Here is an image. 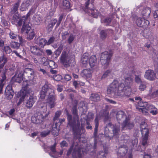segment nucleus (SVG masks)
Returning <instances> with one entry per match:
<instances>
[{
	"instance_id": "33",
	"label": "nucleus",
	"mask_w": 158,
	"mask_h": 158,
	"mask_svg": "<svg viewBox=\"0 0 158 158\" xmlns=\"http://www.w3.org/2000/svg\"><path fill=\"white\" fill-rule=\"evenodd\" d=\"M127 152V148L123 147L122 146L119 148L117 152V154L118 156L122 157L125 156Z\"/></svg>"
},
{
	"instance_id": "58",
	"label": "nucleus",
	"mask_w": 158,
	"mask_h": 158,
	"mask_svg": "<svg viewBox=\"0 0 158 158\" xmlns=\"http://www.w3.org/2000/svg\"><path fill=\"white\" fill-rule=\"evenodd\" d=\"M55 40V37L54 36L51 37L47 41V45H49L52 43H53Z\"/></svg>"
},
{
	"instance_id": "64",
	"label": "nucleus",
	"mask_w": 158,
	"mask_h": 158,
	"mask_svg": "<svg viewBox=\"0 0 158 158\" xmlns=\"http://www.w3.org/2000/svg\"><path fill=\"white\" fill-rule=\"evenodd\" d=\"M150 96L152 98H155L158 96V90L156 91L153 92Z\"/></svg>"
},
{
	"instance_id": "61",
	"label": "nucleus",
	"mask_w": 158,
	"mask_h": 158,
	"mask_svg": "<svg viewBox=\"0 0 158 158\" xmlns=\"http://www.w3.org/2000/svg\"><path fill=\"white\" fill-rule=\"evenodd\" d=\"M133 78L131 76L126 77L125 78V82L127 83H130L132 81Z\"/></svg>"
},
{
	"instance_id": "4",
	"label": "nucleus",
	"mask_w": 158,
	"mask_h": 158,
	"mask_svg": "<svg viewBox=\"0 0 158 158\" xmlns=\"http://www.w3.org/2000/svg\"><path fill=\"white\" fill-rule=\"evenodd\" d=\"M112 129L113 133V136H117L120 132V126L118 125H114L110 123H108L105 127L104 134L106 135L108 137L112 136L110 135V131Z\"/></svg>"
},
{
	"instance_id": "41",
	"label": "nucleus",
	"mask_w": 158,
	"mask_h": 158,
	"mask_svg": "<svg viewBox=\"0 0 158 158\" xmlns=\"http://www.w3.org/2000/svg\"><path fill=\"white\" fill-rule=\"evenodd\" d=\"M108 151L107 148H104V152L103 151H100L98 153V156L99 158H102V157H104L105 154H107L108 153Z\"/></svg>"
},
{
	"instance_id": "24",
	"label": "nucleus",
	"mask_w": 158,
	"mask_h": 158,
	"mask_svg": "<svg viewBox=\"0 0 158 158\" xmlns=\"http://www.w3.org/2000/svg\"><path fill=\"white\" fill-rule=\"evenodd\" d=\"M81 76L84 78H90L92 77L91 71L90 69H83L81 73Z\"/></svg>"
},
{
	"instance_id": "52",
	"label": "nucleus",
	"mask_w": 158,
	"mask_h": 158,
	"mask_svg": "<svg viewBox=\"0 0 158 158\" xmlns=\"http://www.w3.org/2000/svg\"><path fill=\"white\" fill-rule=\"evenodd\" d=\"M41 63L44 65H47L49 64L48 60L45 57H43L41 59Z\"/></svg>"
},
{
	"instance_id": "48",
	"label": "nucleus",
	"mask_w": 158,
	"mask_h": 158,
	"mask_svg": "<svg viewBox=\"0 0 158 158\" xmlns=\"http://www.w3.org/2000/svg\"><path fill=\"white\" fill-rule=\"evenodd\" d=\"M63 150H61L59 152H57L58 153H55V155H52L51 152H49V155L52 157L54 158H56L57 157L61 156L63 154Z\"/></svg>"
},
{
	"instance_id": "32",
	"label": "nucleus",
	"mask_w": 158,
	"mask_h": 158,
	"mask_svg": "<svg viewBox=\"0 0 158 158\" xmlns=\"http://www.w3.org/2000/svg\"><path fill=\"white\" fill-rule=\"evenodd\" d=\"M35 43L38 44L40 46L43 47L45 45H47V40L44 38H38L35 40Z\"/></svg>"
},
{
	"instance_id": "40",
	"label": "nucleus",
	"mask_w": 158,
	"mask_h": 158,
	"mask_svg": "<svg viewBox=\"0 0 158 158\" xmlns=\"http://www.w3.org/2000/svg\"><path fill=\"white\" fill-rule=\"evenodd\" d=\"M19 2H18L16 3H15L12 9L10 12V13L11 14H15L17 13L16 12L17 11L19 5Z\"/></svg>"
},
{
	"instance_id": "7",
	"label": "nucleus",
	"mask_w": 158,
	"mask_h": 158,
	"mask_svg": "<svg viewBox=\"0 0 158 158\" xmlns=\"http://www.w3.org/2000/svg\"><path fill=\"white\" fill-rule=\"evenodd\" d=\"M49 94L47 98V103L51 108H53L55 106L56 100V95L55 94V91L54 89L50 90Z\"/></svg>"
},
{
	"instance_id": "14",
	"label": "nucleus",
	"mask_w": 158,
	"mask_h": 158,
	"mask_svg": "<svg viewBox=\"0 0 158 158\" xmlns=\"http://www.w3.org/2000/svg\"><path fill=\"white\" fill-rule=\"evenodd\" d=\"M30 51L33 54L38 56H43L44 54L43 49L34 46L30 47Z\"/></svg>"
},
{
	"instance_id": "2",
	"label": "nucleus",
	"mask_w": 158,
	"mask_h": 158,
	"mask_svg": "<svg viewBox=\"0 0 158 158\" xmlns=\"http://www.w3.org/2000/svg\"><path fill=\"white\" fill-rule=\"evenodd\" d=\"M23 76L24 81L23 89L26 93H30L32 92V87L35 83L33 80L34 73L32 70L30 68L25 69L23 73Z\"/></svg>"
},
{
	"instance_id": "19",
	"label": "nucleus",
	"mask_w": 158,
	"mask_h": 158,
	"mask_svg": "<svg viewBox=\"0 0 158 158\" xmlns=\"http://www.w3.org/2000/svg\"><path fill=\"white\" fill-rule=\"evenodd\" d=\"M144 77L146 79L150 81H153L156 77V73L153 70H148L146 71L144 75Z\"/></svg>"
},
{
	"instance_id": "37",
	"label": "nucleus",
	"mask_w": 158,
	"mask_h": 158,
	"mask_svg": "<svg viewBox=\"0 0 158 158\" xmlns=\"http://www.w3.org/2000/svg\"><path fill=\"white\" fill-rule=\"evenodd\" d=\"M123 89L122 90L121 93L124 92V95L127 96H129L131 93V89L130 87L127 86H125L123 87Z\"/></svg>"
},
{
	"instance_id": "45",
	"label": "nucleus",
	"mask_w": 158,
	"mask_h": 158,
	"mask_svg": "<svg viewBox=\"0 0 158 158\" xmlns=\"http://www.w3.org/2000/svg\"><path fill=\"white\" fill-rule=\"evenodd\" d=\"M2 49L6 54H10L12 52V50L9 46H5Z\"/></svg>"
},
{
	"instance_id": "43",
	"label": "nucleus",
	"mask_w": 158,
	"mask_h": 158,
	"mask_svg": "<svg viewBox=\"0 0 158 158\" xmlns=\"http://www.w3.org/2000/svg\"><path fill=\"white\" fill-rule=\"evenodd\" d=\"M63 49V46L60 45V46L57 50L54 52V55L56 56L55 58H57L58 56H59L60 55L62 50Z\"/></svg>"
},
{
	"instance_id": "25",
	"label": "nucleus",
	"mask_w": 158,
	"mask_h": 158,
	"mask_svg": "<svg viewBox=\"0 0 158 158\" xmlns=\"http://www.w3.org/2000/svg\"><path fill=\"white\" fill-rule=\"evenodd\" d=\"M35 100L36 98L35 97L30 95L26 103V106L28 108L31 107L35 101Z\"/></svg>"
},
{
	"instance_id": "1",
	"label": "nucleus",
	"mask_w": 158,
	"mask_h": 158,
	"mask_svg": "<svg viewBox=\"0 0 158 158\" xmlns=\"http://www.w3.org/2000/svg\"><path fill=\"white\" fill-rule=\"evenodd\" d=\"M73 118L71 114L67 112V119L68 121L67 127L69 126L72 130L73 134L75 136H80L81 131L80 123L79 119V116L77 114V110L76 105H74L72 109Z\"/></svg>"
},
{
	"instance_id": "5",
	"label": "nucleus",
	"mask_w": 158,
	"mask_h": 158,
	"mask_svg": "<svg viewBox=\"0 0 158 158\" xmlns=\"http://www.w3.org/2000/svg\"><path fill=\"white\" fill-rule=\"evenodd\" d=\"M112 54L111 52L108 51L104 52L101 54L100 61L105 69L108 67Z\"/></svg>"
},
{
	"instance_id": "17",
	"label": "nucleus",
	"mask_w": 158,
	"mask_h": 158,
	"mask_svg": "<svg viewBox=\"0 0 158 158\" xmlns=\"http://www.w3.org/2000/svg\"><path fill=\"white\" fill-rule=\"evenodd\" d=\"M99 118L98 116H96L94 120V122L95 124V128L94 132V148H96L97 142L96 141V139L97 136L98 128L99 125Z\"/></svg>"
},
{
	"instance_id": "63",
	"label": "nucleus",
	"mask_w": 158,
	"mask_h": 158,
	"mask_svg": "<svg viewBox=\"0 0 158 158\" xmlns=\"http://www.w3.org/2000/svg\"><path fill=\"white\" fill-rule=\"evenodd\" d=\"M69 34V32L67 31H65L62 33V39L64 40L66 39L67 37Z\"/></svg>"
},
{
	"instance_id": "31",
	"label": "nucleus",
	"mask_w": 158,
	"mask_h": 158,
	"mask_svg": "<svg viewBox=\"0 0 158 158\" xmlns=\"http://www.w3.org/2000/svg\"><path fill=\"white\" fill-rule=\"evenodd\" d=\"M143 134L142 135V144L144 147L148 145V134H146L145 131H143Z\"/></svg>"
},
{
	"instance_id": "39",
	"label": "nucleus",
	"mask_w": 158,
	"mask_h": 158,
	"mask_svg": "<svg viewBox=\"0 0 158 158\" xmlns=\"http://www.w3.org/2000/svg\"><path fill=\"white\" fill-rule=\"evenodd\" d=\"M50 62L52 64H53L54 67L50 66V67H51L50 70V72L53 74H56L57 73V71L56 70L54 69L57 67V65L56 64L55 62L53 61L50 60Z\"/></svg>"
},
{
	"instance_id": "9",
	"label": "nucleus",
	"mask_w": 158,
	"mask_h": 158,
	"mask_svg": "<svg viewBox=\"0 0 158 158\" xmlns=\"http://www.w3.org/2000/svg\"><path fill=\"white\" fill-rule=\"evenodd\" d=\"M50 89H53L52 86L48 83H46L42 88L41 90L40 94V98L42 99H44L46 96V93L48 92L49 94V93H50L49 92Z\"/></svg>"
},
{
	"instance_id": "54",
	"label": "nucleus",
	"mask_w": 158,
	"mask_h": 158,
	"mask_svg": "<svg viewBox=\"0 0 158 158\" xmlns=\"http://www.w3.org/2000/svg\"><path fill=\"white\" fill-rule=\"evenodd\" d=\"M112 19L110 18H107L102 20V22L106 23V25H109Z\"/></svg>"
},
{
	"instance_id": "49",
	"label": "nucleus",
	"mask_w": 158,
	"mask_h": 158,
	"mask_svg": "<svg viewBox=\"0 0 158 158\" xmlns=\"http://www.w3.org/2000/svg\"><path fill=\"white\" fill-rule=\"evenodd\" d=\"M27 34V39L29 40L32 39L35 35V34L34 31H33L32 30L29 32V33Z\"/></svg>"
},
{
	"instance_id": "27",
	"label": "nucleus",
	"mask_w": 158,
	"mask_h": 158,
	"mask_svg": "<svg viewBox=\"0 0 158 158\" xmlns=\"http://www.w3.org/2000/svg\"><path fill=\"white\" fill-rule=\"evenodd\" d=\"M89 63L91 67H93L97 65L98 63L95 56L93 55L91 56L89 60Z\"/></svg>"
},
{
	"instance_id": "51",
	"label": "nucleus",
	"mask_w": 158,
	"mask_h": 158,
	"mask_svg": "<svg viewBox=\"0 0 158 158\" xmlns=\"http://www.w3.org/2000/svg\"><path fill=\"white\" fill-rule=\"evenodd\" d=\"M75 37L72 34H70L69 37L68 39V42L69 44H71L73 41Z\"/></svg>"
},
{
	"instance_id": "44",
	"label": "nucleus",
	"mask_w": 158,
	"mask_h": 158,
	"mask_svg": "<svg viewBox=\"0 0 158 158\" xmlns=\"http://www.w3.org/2000/svg\"><path fill=\"white\" fill-rule=\"evenodd\" d=\"M56 143L55 142L53 145L50 146L49 148L50 149L52 155H55V153H58L57 152L56 150Z\"/></svg>"
},
{
	"instance_id": "46",
	"label": "nucleus",
	"mask_w": 158,
	"mask_h": 158,
	"mask_svg": "<svg viewBox=\"0 0 158 158\" xmlns=\"http://www.w3.org/2000/svg\"><path fill=\"white\" fill-rule=\"evenodd\" d=\"M51 132L50 130H47L41 132L40 133V135L42 137H45L49 135Z\"/></svg>"
},
{
	"instance_id": "59",
	"label": "nucleus",
	"mask_w": 158,
	"mask_h": 158,
	"mask_svg": "<svg viewBox=\"0 0 158 158\" xmlns=\"http://www.w3.org/2000/svg\"><path fill=\"white\" fill-rule=\"evenodd\" d=\"M63 18V15H61L59 17L58 22L57 23L56 26V28H57L60 25L61 23V21L62 20Z\"/></svg>"
},
{
	"instance_id": "6",
	"label": "nucleus",
	"mask_w": 158,
	"mask_h": 158,
	"mask_svg": "<svg viewBox=\"0 0 158 158\" xmlns=\"http://www.w3.org/2000/svg\"><path fill=\"white\" fill-rule=\"evenodd\" d=\"M90 0H87V2H85V11L89 15L94 18H97L99 15V13L97 10L94 8L93 5L92 4H89V2Z\"/></svg>"
},
{
	"instance_id": "35",
	"label": "nucleus",
	"mask_w": 158,
	"mask_h": 158,
	"mask_svg": "<svg viewBox=\"0 0 158 158\" xmlns=\"http://www.w3.org/2000/svg\"><path fill=\"white\" fill-rule=\"evenodd\" d=\"M10 19H11L12 23L13 24H15L18 21V20L19 19V15L18 13H16L15 14H11L10 16Z\"/></svg>"
},
{
	"instance_id": "3",
	"label": "nucleus",
	"mask_w": 158,
	"mask_h": 158,
	"mask_svg": "<svg viewBox=\"0 0 158 158\" xmlns=\"http://www.w3.org/2000/svg\"><path fill=\"white\" fill-rule=\"evenodd\" d=\"M124 85L123 83L118 84L117 81L112 82L108 87L107 93L115 98L121 96Z\"/></svg>"
},
{
	"instance_id": "50",
	"label": "nucleus",
	"mask_w": 158,
	"mask_h": 158,
	"mask_svg": "<svg viewBox=\"0 0 158 158\" xmlns=\"http://www.w3.org/2000/svg\"><path fill=\"white\" fill-rule=\"evenodd\" d=\"M61 114V111H57L56 112L55 117L53 118L54 123L57 122L56 121L58 120V118Z\"/></svg>"
},
{
	"instance_id": "56",
	"label": "nucleus",
	"mask_w": 158,
	"mask_h": 158,
	"mask_svg": "<svg viewBox=\"0 0 158 158\" xmlns=\"http://www.w3.org/2000/svg\"><path fill=\"white\" fill-rule=\"evenodd\" d=\"M139 87V89L141 91H143L146 88V84L144 82H142Z\"/></svg>"
},
{
	"instance_id": "55",
	"label": "nucleus",
	"mask_w": 158,
	"mask_h": 158,
	"mask_svg": "<svg viewBox=\"0 0 158 158\" xmlns=\"http://www.w3.org/2000/svg\"><path fill=\"white\" fill-rule=\"evenodd\" d=\"M111 72V71L109 70H107L104 73V74L102 75V79H105L106 77L110 74Z\"/></svg>"
},
{
	"instance_id": "20",
	"label": "nucleus",
	"mask_w": 158,
	"mask_h": 158,
	"mask_svg": "<svg viewBox=\"0 0 158 158\" xmlns=\"http://www.w3.org/2000/svg\"><path fill=\"white\" fill-rule=\"evenodd\" d=\"M7 71V69H5L0 75L1 77V81L2 83L0 84V94L2 93L3 87L6 82V74Z\"/></svg>"
},
{
	"instance_id": "21",
	"label": "nucleus",
	"mask_w": 158,
	"mask_h": 158,
	"mask_svg": "<svg viewBox=\"0 0 158 158\" xmlns=\"http://www.w3.org/2000/svg\"><path fill=\"white\" fill-rule=\"evenodd\" d=\"M116 117L117 121L119 123H120V121L125 120L128 118L125 113L121 110L117 112Z\"/></svg>"
},
{
	"instance_id": "10",
	"label": "nucleus",
	"mask_w": 158,
	"mask_h": 158,
	"mask_svg": "<svg viewBox=\"0 0 158 158\" xmlns=\"http://www.w3.org/2000/svg\"><path fill=\"white\" fill-rule=\"evenodd\" d=\"M48 116L47 114L44 116L43 114L38 112L36 116L31 117V120L33 123L35 124H40L42 123L44 118Z\"/></svg>"
},
{
	"instance_id": "13",
	"label": "nucleus",
	"mask_w": 158,
	"mask_h": 158,
	"mask_svg": "<svg viewBox=\"0 0 158 158\" xmlns=\"http://www.w3.org/2000/svg\"><path fill=\"white\" fill-rule=\"evenodd\" d=\"M134 127L133 123L130 122L129 118H127L124 120L121 124V128L122 131L127 129H131Z\"/></svg>"
},
{
	"instance_id": "60",
	"label": "nucleus",
	"mask_w": 158,
	"mask_h": 158,
	"mask_svg": "<svg viewBox=\"0 0 158 158\" xmlns=\"http://www.w3.org/2000/svg\"><path fill=\"white\" fill-rule=\"evenodd\" d=\"M34 0H27L23 2L26 5L27 7H28L30 5H31L33 3Z\"/></svg>"
},
{
	"instance_id": "57",
	"label": "nucleus",
	"mask_w": 158,
	"mask_h": 158,
	"mask_svg": "<svg viewBox=\"0 0 158 158\" xmlns=\"http://www.w3.org/2000/svg\"><path fill=\"white\" fill-rule=\"evenodd\" d=\"M26 6V5L23 2L20 6V9L22 11L26 10L28 8V7Z\"/></svg>"
},
{
	"instance_id": "18",
	"label": "nucleus",
	"mask_w": 158,
	"mask_h": 158,
	"mask_svg": "<svg viewBox=\"0 0 158 158\" xmlns=\"http://www.w3.org/2000/svg\"><path fill=\"white\" fill-rule=\"evenodd\" d=\"M136 23L138 26L146 27L149 23L148 20L143 18H138L136 20Z\"/></svg>"
},
{
	"instance_id": "8",
	"label": "nucleus",
	"mask_w": 158,
	"mask_h": 158,
	"mask_svg": "<svg viewBox=\"0 0 158 158\" xmlns=\"http://www.w3.org/2000/svg\"><path fill=\"white\" fill-rule=\"evenodd\" d=\"M60 60L65 67L70 66L71 62L72 61L74 62L73 60L71 59L69 55L65 51H63L62 52L60 56Z\"/></svg>"
},
{
	"instance_id": "12",
	"label": "nucleus",
	"mask_w": 158,
	"mask_h": 158,
	"mask_svg": "<svg viewBox=\"0 0 158 158\" xmlns=\"http://www.w3.org/2000/svg\"><path fill=\"white\" fill-rule=\"evenodd\" d=\"M23 72L22 71L18 70L15 75L12 77L11 81L13 82L20 83L22 81H23L24 83V79L23 77Z\"/></svg>"
},
{
	"instance_id": "42",
	"label": "nucleus",
	"mask_w": 158,
	"mask_h": 158,
	"mask_svg": "<svg viewBox=\"0 0 158 158\" xmlns=\"http://www.w3.org/2000/svg\"><path fill=\"white\" fill-rule=\"evenodd\" d=\"M62 4L64 8L65 9H69L70 7V3L68 0H63Z\"/></svg>"
},
{
	"instance_id": "53",
	"label": "nucleus",
	"mask_w": 158,
	"mask_h": 158,
	"mask_svg": "<svg viewBox=\"0 0 158 158\" xmlns=\"http://www.w3.org/2000/svg\"><path fill=\"white\" fill-rule=\"evenodd\" d=\"M88 56L84 55L82 57L81 61L83 64H86L88 62Z\"/></svg>"
},
{
	"instance_id": "23",
	"label": "nucleus",
	"mask_w": 158,
	"mask_h": 158,
	"mask_svg": "<svg viewBox=\"0 0 158 158\" xmlns=\"http://www.w3.org/2000/svg\"><path fill=\"white\" fill-rule=\"evenodd\" d=\"M113 31L111 29H106L102 30L100 33V37L102 40L106 39L108 34H113Z\"/></svg>"
},
{
	"instance_id": "36",
	"label": "nucleus",
	"mask_w": 158,
	"mask_h": 158,
	"mask_svg": "<svg viewBox=\"0 0 158 158\" xmlns=\"http://www.w3.org/2000/svg\"><path fill=\"white\" fill-rule=\"evenodd\" d=\"M31 27L28 23H27L26 24L23 25L21 29V32H25L27 34H28L29 31L31 30Z\"/></svg>"
},
{
	"instance_id": "29",
	"label": "nucleus",
	"mask_w": 158,
	"mask_h": 158,
	"mask_svg": "<svg viewBox=\"0 0 158 158\" xmlns=\"http://www.w3.org/2000/svg\"><path fill=\"white\" fill-rule=\"evenodd\" d=\"M140 127L142 135L143 134V132L144 131H145V134H149V130L148 128L147 124L145 122H142L140 125Z\"/></svg>"
},
{
	"instance_id": "28",
	"label": "nucleus",
	"mask_w": 158,
	"mask_h": 158,
	"mask_svg": "<svg viewBox=\"0 0 158 158\" xmlns=\"http://www.w3.org/2000/svg\"><path fill=\"white\" fill-rule=\"evenodd\" d=\"M151 9L150 8L147 7L143 9L141 14L143 17V18L146 19L148 17L151 13Z\"/></svg>"
},
{
	"instance_id": "15",
	"label": "nucleus",
	"mask_w": 158,
	"mask_h": 158,
	"mask_svg": "<svg viewBox=\"0 0 158 158\" xmlns=\"http://www.w3.org/2000/svg\"><path fill=\"white\" fill-rule=\"evenodd\" d=\"M5 94L6 98L9 100L12 98L14 94V92L12 89V86L9 85L6 88Z\"/></svg>"
},
{
	"instance_id": "38",
	"label": "nucleus",
	"mask_w": 158,
	"mask_h": 158,
	"mask_svg": "<svg viewBox=\"0 0 158 158\" xmlns=\"http://www.w3.org/2000/svg\"><path fill=\"white\" fill-rule=\"evenodd\" d=\"M27 23V19H26L25 17H23L19 19L17 23L18 26H21L22 25L26 24Z\"/></svg>"
},
{
	"instance_id": "26",
	"label": "nucleus",
	"mask_w": 158,
	"mask_h": 158,
	"mask_svg": "<svg viewBox=\"0 0 158 158\" xmlns=\"http://www.w3.org/2000/svg\"><path fill=\"white\" fill-rule=\"evenodd\" d=\"M59 126H58L57 122H55L53 125L52 130V133L54 136L58 135L59 133Z\"/></svg>"
},
{
	"instance_id": "34",
	"label": "nucleus",
	"mask_w": 158,
	"mask_h": 158,
	"mask_svg": "<svg viewBox=\"0 0 158 158\" xmlns=\"http://www.w3.org/2000/svg\"><path fill=\"white\" fill-rule=\"evenodd\" d=\"M100 98V94L98 93H94L91 94L90 99L94 102H98Z\"/></svg>"
},
{
	"instance_id": "62",
	"label": "nucleus",
	"mask_w": 158,
	"mask_h": 158,
	"mask_svg": "<svg viewBox=\"0 0 158 158\" xmlns=\"http://www.w3.org/2000/svg\"><path fill=\"white\" fill-rule=\"evenodd\" d=\"M135 81L138 84L142 83V81L140 76L136 75L135 77Z\"/></svg>"
},
{
	"instance_id": "16",
	"label": "nucleus",
	"mask_w": 158,
	"mask_h": 158,
	"mask_svg": "<svg viewBox=\"0 0 158 158\" xmlns=\"http://www.w3.org/2000/svg\"><path fill=\"white\" fill-rule=\"evenodd\" d=\"M8 61V58L6 57L5 55L3 54L1 56H0V74L5 70L6 69L5 68L3 69V68L5 64L7 63ZM8 70V69H7Z\"/></svg>"
},
{
	"instance_id": "22",
	"label": "nucleus",
	"mask_w": 158,
	"mask_h": 158,
	"mask_svg": "<svg viewBox=\"0 0 158 158\" xmlns=\"http://www.w3.org/2000/svg\"><path fill=\"white\" fill-rule=\"evenodd\" d=\"M73 158H82L81 149L78 146H76L72 153Z\"/></svg>"
},
{
	"instance_id": "47",
	"label": "nucleus",
	"mask_w": 158,
	"mask_h": 158,
	"mask_svg": "<svg viewBox=\"0 0 158 158\" xmlns=\"http://www.w3.org/2000/svg\"><path fill=\"white\" fill-rule=\"evenodd\" d=\"M20 44L17 42L12 41L10 43V46L12 48L18 49L20 46Z\"/></svg>"
},
{
	"instance_id": "30",
	"label": "nucleus",
	"mask_w": 158,
	"mask_h": 158,
	"mask_svg": "<svg viewBox=\"0 0 158 158\" xmlns=\"http://www.w3.org/2000/svg\"><path fill=\"white\" fill-rule=\"evenodd\" d=\"M148 104H147L146 102H143L141 101L140 102H138V105L136 106V108L138 109L139 111L142 112V110L143 108H146V106Z\"/></svg>"
},
{
	"instance_id": "11",
	"label": "nucleus",
	"mask_w": 158,
	"mask_h": 158,
	"mask_svg": "<svg viewBox=\"0 0 158 158\" xmlns=\"http://www.w3.org/2000/svg\"><path fill=\"white\" fill-rule=\"evenodd\" d=\"M142 113L144 114L150 113L153 115H156L158 113V109L152 105L148 104L146 106V108H143Z\"/></svg>"
}]
</instances>
